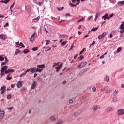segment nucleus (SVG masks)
<instances>
[{"mask_svg":"<svg viewBox=\"0 0 124 124\" xmlns=\"http://www.w3.org/2000/svg\"><path fill=\"white\" fill-rule=\"evenodd\" d=\"M72 0V3H76V5L72 4V3L71 2H70L69 5L70 6H71V7H75L76 5H79V4H80V2H81L80 0Z\"/></svg>","mask_w":124,"mask_h":124,"instance_id":"nucleus-1","label":"nucleus"},{"mask_svg":"<svg viewBox=\"0 0 124 124\" xmlns=\"http://www.w3.org/2000/svg\"><path fill=\"white\" fill-rule=\"evenodd\" d=\"M44 68H45V65L44 64L38 65L37 68V72H41Z\"/></svg>","mask_w":124,"mask_h":124,"instance_id":"nucleus-2","label":"nucleus"},{"mask_svg":"<svg viewBox=\"0 0 124 124\" xmlns=\"http://www.w3.org/2000/svg\"><path fill=\"white\" fill-rule=\"evenodd\" d=\"M124 114V108H119L117 111L118 116H123Z\"/></svg>","mask_w":124,"mask_h":124,"instance_id":"nucleus-3","label":"nucleus"},{"mask_svg":"<svg viewBox=\"0 0 124 124\" xmlns=\"http://www.w3.org/2000/svg\"><path fill=\"white\" fill-rule=\"evenodd\" d=\"M120 30H122L120 31V33H124V22H123L119 26Z\"/></svg>","mask_w":124,"mask_h":124,"instance_id":"nucleus-4","label":"nucleus"},{"mask_svg":"<svg viewBox=\"0 0 124 124\" xmlns=\"http://www.w3.org/2000/svg\"><path fill=\"white\" fill-rule=\"evenodd\" d=\"M100 108V107L99 105H95L93 107V112H96L98 109Z\"/></svg>","mask_w":124,"mask_h":124,"instance_id":"nucleus-5","label":"nucleus"},{"mask_svg":"<svg viewBox=\"0 0 124 124\" xmlns=\"http://www.w3.org/2000/svg\"><path fill=\"white\" fill-rule=\"evenodd\" d=\"M85 65H87V62H82L77 68H82L85 66Z\"/></svg>","mask_w":124,"mask_h":124,"instance_id":"nucleus-6","label":"nucleus"},{"mask_svg":"<svg viewBox=\"0 0 124 124\" xmlns=\"http://www.w3.org/2000/svg\"><path fill=\"white\" fill-rule=\"evenodd\" d=\"M37 84V83L36 82V81H34L33 82V83H32V85L31 86V90H34V89H35V87H36V84Z\"/></svg>","mask_w":124,"mask_h":124,"instance_id":"nucleus-7","label":"nucleus"},{"mask_svg":"<svg viewBox=\"0 0 124 124\" xmlns=\"http://www.w3.org/2000/svg\"><path fill=\"white\" fill-rule=\"evenodd\" d=\"M105 35H106V33L104 32L102 34L98 36V39L100 40V39H102V38H103L104 37H105Z\"/></svg>","mask_w":124,"mask_h":124,"instance_id":"nucleus-8","label":"nucleus"},{"mask_svg":"<svg viewBox=\"0 0 124 124\" xmlns=\"http://www.w3.org/2000/svg\"><path fill=\"white\" fill-rule=\"evenodd\" d=\"M14 71H15L14 69H8L6 71H5V74H7V73H13Z\"/></svg>","mask_w":124,"mask_h":124,"instance_id":"nucleus-9","label":"nucleus"},{"mask_svg":"<svg viewBox=\"0 0 124 124\" xmlns=\"http://www.w3.org/2000/svg\"><path fill=\"white\" fill-rule=\"evenodd\" d=\"M102 18H103L104 19V20H108V19H110V17L108 16V14L106 13L105 14L104 16H103Z\"/></svg>","mask_w":124,"mask_h":124,"instance_id":"nucleus-10","label":"nucleus"},{"mask_svg":"<svg viewBox=\"0 0 124 124\" xmlns=\"http://www.w3.org/2000/svg\"><path fill=\"white\" fill-rule=\"evenodd\" d=\"M4 117V111H1L0 109V120L3 119Z\"/></svg>","mask_w":124,"mask_h":124,"instance_id":"nucleus-11","label":"nucleus"},{"mask_svg":"<svg viewBox=\"0 0 124 124\" xmlns=\"http://www.w3.org/2000/svg\"><path fill=\"white\" fill-rule=\"evenodd\" d=\"M8 68V67L7 66H4L1 68V72H5L6 70H7V69Z\"/></svg>","mask_w":124,"mask_h":124,"instance_id":"nucleus-12","label":"nucleus"},{"mask_svg":"<svg viewBox=\"0 0 124 124\" xmlns=\"http://www.w3.org/2000/svg\"><path fill=\"white\" fill-rule=\"evenodd\" d=\"M88 70H90L89 68H86L85 69H83L80 72H79V75H82V74H83V73H85L86 71H88Z\"/></svg>","mask_w":124,"mask_h":124,"instance_id":"nucleus-13","label":"nucleus"},{"mask_svg":"<svg viewBox=\"0 0 124 124\" xmlns=\"http://www.w3.org/2000/svg\"><path fill=\"white\" fill-rule=\"evenodd\" d=\"M29 70L32 72V73H34V72H37V69H36L35 68H31L29 69Z\"/></svg>","mask_w":124,"mask_h":124,"instance_id":"nucleus-14","label":"nucleus"},{"mask_svg":"<svg viewBox=\"0 0 124 124\" xmlns=\"http://www.w3.org/2000/svg\"><path fill=\"white\" fill-rule=\"evenodd\" d=\"M63 120L62 119H59L57 121L55 124H63Z\"/></svg>","mask_w":124,"mask_h":124,"instance_id":"nucleus-15","label":"nucleus"},{"mask_svg":"<svg viewBox=\"0 0 124 124\" xmlns=\"http://www.w3.org/2000/svg\"><path fill=\"white\" fill-rule=\"evenodd\" d=\"M7 38V37L3 34L0 35V39H3V40H5Z\"/></svg>","mask_w":124,"mask_h":124,"instance_id":"nucleus-16","label":"nucleus"},{"mask_svg":"<svg viewBox=\"0 0 124 124\" xmlns=\"http://www.w3.org/2000/svg\"><path fill=\"white\" fill-rule=\"evenodd\" d=\"M23 81H19L17 83L16 86L17 87V88H21L22 87V83Z\"/></svg>","mask_w":124,"mask_h":124,"instance_id":"nucleus-17","label":"nucleus"},{"mask_svg":"<svg viewBox=\"0 0 124 124\" xmlns=\"http://www.w3.org/2000/svg\"><path fill=\"white\" fill-rule=\"evenodd\" d=\"M113 107H109L106 108V111H107V112H111V111H112L113 110Z\"/></svg>","mask_w":124,"mask_h":124,"instance_id":"nucleus-18","label":"nucleus"},{"mask_svg":"<svg viewBox=\"0 0 124 124\" xmlns=\"http://www.w3.org/2000/svg\"><path fill=\"white\" fill-rule=\"evenodd\" d=\"M34 35H35V33H34L33 34H32L31 38H30V41H33L34 40Z\"/></svg>","mask_w":124,"mask_h":124,"instance_id":"nucleus-19","label":"nucleus"},{"mask_svg":"<svg viewBox=\"0 0 124 124\" xmlns=\"http://www.w3.org/2000/svg\"><path fill=\"white\" fill-rule=\"evenodd\" d=\"M104 81H106V82H109L110 81V78L108 76H106L105 78H104Z\"/></svg>","mask_w":124,"mask_h":124,"instance_id":"nucleus-20","label":"nucleus"},{"mask_svg":"<svg viewBox=\"0 0 124 124\" xmlns=\"http://www.w3.org/2000/svg\"><path fill=\"white\" fill-rule=\"evenodd\" d=\"M40 19V16H38L37 18L33 19V22H38Z\"/></svg>","mask_w":124,"mask_h":124,"instance_id":"nucleus-21","label":"nucleus"},{"mask_svg":"<svg viewBox=\"0 0 124 124\" xmlns=\"http://www.w3.org/2000/svg\"><path fill=\"white\" fill-rule=\"evenodd\" d=\"M108 89H109V87L108 86H106L104 88H102L101 89V90L102 91V92H103L104 91H108Z\"/></svg>","mask_w":124,"mask_h":124,"instance_id":"nucleus-22","label":"nucleus"},{"mask_svg":"<svg viewBox=\"0 0 124 124\" xmlns=\"http://www.w3.org/2000/svg\"><path fill=\"white\" fill-rule=\"evenodd\" d=\"M60 65V62H59L58 63H54L53 65V67L55 68L56 67V66H59Z\"/></svg>","mask_w":124,"mask_h":124,"instance_id":"nucleus-23","label":"nucleus"},{"mask_svg":"<svg viewBox=\"0 0 124 124\" xmlns=\"http://www.w3.org/2000/svg\"><path fill=\"white\" fill-rule=\"evenodd\" d=\"M98 27H96V28L93 27V28L91 30V31L89 32V33H90V32H91V31H96V30H98Z\"/></svg>","mask_w":124,"mask_h":124,"instance_id":"nucleus-24","label":"nucleus"},{"mask_svg":"<svg viewBox=\"0 0 124 124\" xmlns=\"http://www.w3.org/2000/svg\"><path fill=\"white\" fill-rule=\"evenodd\" d=\"M11 79H12V76H10L9 77V75H8L7 76L6 80H7L8 81H10V80H11Z\"/></svg>","mask_w":124,"mask_h":124,"instance_id":"nucleus-25","label":"nucleus"},{"mask_svg":"<svg viewBox=\"0 0 124 124\" xmlns=\"http://www.w3.org/2000/svg\"><path fill=\"white\" fill-rule=\"evenodd\" d=\"M84 21H85V17H82L81 19L79 20L78 21V23H80V22H84Z\"/></svg>","mask_w":124,"mask_h":124,"instance_id":"nucleus-26","label":"nucleus"},{"mask_svg":"<svg viewBox=\"0 0 124 124\" xmlns=\"http://www.w3.org/2000/svg\"><path fill=\"white\" fill-rule=\"evenodd\" d=\"M118 91L115 90V92L113 93V96H116V95L118 94Z\"/></svg>","mask_w":124,"mask_h":124,"instance_id":"nucleus-27","label":"nucleus"},{"mask_svg":"<svg viewBox=\"0 0 124 124\" xmlns=\"http://www.w3.org/2000/svg\"><path fill=\"white\" fill-rule=\"evenodd\" d=\"M14 4H15V3H14L11 6L10 9L11 10V12H13V11L12 10V8H13V6H14Z\"/></svg>","mask_w":124,"mask_h":124,"instance_id":"nucleus-28","label":"nucleus"},{"mask_svg":"<svg viewBox=\"0 0 124 124\" xmlns=\"http://www.w3.org/2000/svg\"><path fill=\"white\" fill-rule=\"evenodd\" d=\"M74 44V43H73L72 44V45H71L70 48L69 49V51H71V50H72L73 49V48H74L75 47V46H73Z\"/></svg>","mask_w":124,"mask_h":124,"instance_id":"nucleus-29","label":"nucleus"},{"mask_svg":"<svg viewBox=\"0 0 124 124\" xmlns=\"http://www.w3.org/2000/svg\"><path fill=\"white\" fill-rule=\"evenodd\" d=\"M44 4V3L43 2H38V4H37L38 5H39V6H41V5H43V4Z\"/></svg>","mask_w":124,"mask_h":124,"instance_id":"nucleus-30","label":"nucleus"},{"mask_svg":"<svg viewBox=\"0 0 124 124\" xmlns=\"http://www.w3.org/2000/svg\"><path fill=\"white\" fill-rule=\"evenodd\" d=\"M60 37H62V38H64L65 37H68V36L66 35H60Z\"/></svg>","mask_w":124,"mask_h":124,"instance_id":"nucleus-31","label":"nucleus"},{"mask_svg":"<svg viewBox=\"0 0 124 124\" xmlns=\"http://www.w3.org/2000/svg\"><path fill=\"white\" fill-rule=\"evenodd\" d=\"M117 100V98H116V97H113V98H112V101L113 102H116Z\"/></svg>","mask_w":124,"mask_h":124,"instance_id":"nucleus-32","label":"nucleus"},{"mask_svg":"<svg viewBox=\"0 0 124 124\" xmlns=\"http://www.w3.org/2000/svg\"><path fill=\"white\" fill-rule=\"evenodd\" d=\"M24 54H28L29 53V49H25L23 51Z\"/></svg>","mask_w":124,"mask_h":124,"instance_id":"nucleus-33","label":"nucleus"},{"mask_svg":"<svg viewBox=\"0 0 124 124\" xmlns=\"http://www.w3.org/2000/svg\"><path fill=\"white\" fill-rule=\"evenodd\" d=\"M0 61H1V62H3V61H4V58L1 55L0 56Z\"/></svg>","mask_w":124,"mask_h":124,"instance_id":"nucleus-34","label":"nucleus"},{"mask_svg":"<svg viewBox=\"0 0 124 124\" xmlns=\"http://www.w3.org/2000/svg\"><path fill=\"white\" fill-rule=\"evenodd\" d=\"M50 119L51 121H55L56 120V117L55 116H51Z\"/></svg>","mask_w":124,"mask_h":124,"instance_id":"nucleus-35","label":"nucleus"},{"mask_svg":"<svg viewBox=\"0 0 124 124\" xmlns=\"http://www.w3.org/2000/svg\"><path fill=\"white\" fill-rule=\"evenodd\" d=\"M121 51H122V47H119V48L117 49V53H120V52H121Z\"/></svg>","mask_w":124,"mask_h":124,"instance_id":"nucleus-36","label":"nucleus"},{"mask_svg":"<svg viewBox=\"0 0 124 124\" xmlns=\"http://www.w3.org/2000/svg\"><path fill=\"white\" fill-rule=\"evenodd\" d=\"M6 88V87H5V86H3L2 87H1V91H5Z\"/></svg>","mask_w":124,"mask_h":124,"instance_id":"nucleus-37","label":"nucleus"},{"mask_svg":"<svg viewBox=\"0 0 124 124\" xmlns=\"http://www.w3.org/2000/svg\"><path fill=\"white\" fill-rule=\"evenodd\" d=\"M55 69H56V72H59L60 71V70L61 68L58 66L55 68Z\"/></svg>","mask_w":124,"mask_h":124,"instance_id":"nucleus-38","label":"nucleus"},{"mask_svg":"<svg viewBox=\"0 0 124 124\" xmlns=\"http://www.w3.org/2000/svg\"><path fill=\"white\" fill-rule=\"evenodd\" d=\"M19 46H21V48H22V47H25V45H23V43H22V42H20V43H19Z\"/></svg>","mask_w":124,"mask_h":124,"instance_id":"nucleus-39","label":"nucleus"},{"mask_svg":"<svg viewBox=\"0 0 124 124\" xmlns=\"http://www.w3.org/2000/svg\"><path fill=\"white\" fill-rule=\"evenodd\" d=\"M64 8V7H62L58 8H57V9H58V10H59V11H61V10H63Z\"/></svg>","mask_w":124,"mask_h":124,"instance_id":"nucleus-40","label":"nucleus"},{"mask_svg":"<svg viewBox=\"0 0 124 124\" xmlns=\"http://www.w3.org/2000/svg\"><path fill=\"white\" fill-rule=\"evenodd\" d=\"M8 61L9 60L7 59V57L6 56L5 58V62L7 64V63L8 62Z\"/></svg>","mask_w":124,"mask_h":124,"instance_id":"nucleus-41","label":"nucleus"},{"mask_svg":"<svg viewBox=\"0 0 124 124\" xmlns=\"http://www.w3.org/2000/svg\"><path fill=\"white\" fill-rule=\"evenodd\" d=\"M20 51L19 50V49H17L16 51L15 52V54L16 55H18V54H19V53H20Z\"/></svg>","mask_w":124,"mask_h":124,"instance_id":"nucleus-42","label":"nucleus"},{"mask_svg":"<svg viewBox=\"0 0 124 124\" xmlns=\"http://www.w3.org/2000/svg\"><path fill=\"white\" fill-rule=\"evenodd\" d=\"M11 95L10 94H8L7 96V99H11Z\"/></svg>","mask_w":124,"mask_h":124,"instance_id":"nucleus-43","label":"nucleus"},{"mask_svg":"<svg viewBox=\"0 0 124 124\" xmlns=\"http://www.w3.org/2000/svg\"><path fill=\"white\" fill-rule=\"evenodd\" d=\"M112 92V90L109 89L107 91H106V93H110Z\"/></svg>","mask_w":124,"mask_h":124,"instance_id":"nucleus-44","label":"nucleus"},{"mask_svg":"<svg viewBox=\"0 0 124 124\" xmlns=\"http://www.w3.org/2000/svg\"><path fill=\"white\" fill-rule=\"evenodd\" d=\"M66 43H67V42L63 41L61 43V44L63 46V45H65V44H66Z\"/></svg>","mask_w":124,"mask_h":124,"instance_id":"nucleus-45","label":"nucleus"},{"mask_svg":"<svg viewBox=\"0 0 124 124\" xmlns=\"http://www.w3.org/2000/svg\"><path fill=\"white\" fill-rule=\"evenodd\" d=\"M9 1H10V0H4V2L5 4H7V3L9 2Z\"/></svg>","mask_w":124,"mask_h":124,"instance_id":"nucleus-46","label":"nucleus"},{"mask_svg":"<svg viewBox=\"0 0 124 124\" xmlns=\"http://www.w3.org/2000/svg\"><path fill=\"white\" fill-rule=\"evenodd\" d=\"M85 51V48H83L82 51H81L79 53V55H82L83 53H84V51Z\"/></svg>","mask_w":124,"mask_h":124,"instance_id":"nucleus-47","label":"nucleus"},{"mask_svg":"<svg viewBox=\"0 0 124 124\" xmlns=\"http://www.w3.org/2000/svg\"><path fill=\"white\" fill-rule=\"evenodd\" d=\"M37 50H38V49H37V47H33V48H32V51H37Z\"/></svg>","mask_w":124,"mask_h":124,"instance_id":"nucleus-48","label":"nucleus"},{"mask_svg":"<svg viewBox=\"0 0 124 124\" xmlns=\"http://www.w3.org/2000/svg\"><path fill=\"white\" fill-rule=\"evenodd\" d=\"M69 103H73V100L72 99H69Z\"/></svg>","mask_w":124,"mask_h":124,"instance_id":"nucleus-49","label":"nucleus"},{"mask_svg":"<svg viewBox=\"0 0 124 124\" xmlns=\"http://www.w3.org/2000/svg\"><path fill=\"white\" fill-rule=\"evenodd\" d=\"M46 49H48L47 50V51H50V50H51V49H52V47H49V46H47V47H46Z\"/></svg>","mask_w":124,"mask_h":124,"instance_id":"nucleus-50","label":"nucleus"},{"mask_svg":"<svg viewBox=\"0 0 124 124\" xmlns=\"http://www.w3.org/2000/svg\"><path fill=\"white\" fill-rule=\"evenodd\" d=\"M33 2L35 3V4H37L38 3V2L36 0H33Z\"/></svg>","mask_w":124,"mask_h":124,"instance_id":"nucleus-51","label":"nucleus"},{"mask_svg":"<svg viewBox=\"0 0 124 124\" xmlns=\"http://www.w3.org/2000/svg\"><path fill=\"white\" fill-rule=\"evenodd\" d=\"M4 74H5V72H1V71H0V75L1 76L4 75Z\"/></svg>","mask_w":124,"mask_h":124,"instance_id":"nucleus-52","label":"nucleus"},{"mask_svg":"<svg viewBox=\"0 0 124 124\" xmlns=\"http://www.w3.org/2000/svg\"><path fill=\"white\" fill-rule=\"evenodd\" d=\"M99 16V13H97L96 15H95V17L96 18H98Z\"/></svg>","mask_w":124,"mask_h":124,"instance_id":"nucleus-53","label":"nucleus"},{"mask_svg":"<svg viewBox=\"0 0 124 124\" xmlns=\"http://www.w3.org/2000/svg\"><path fill=\"white\" fill-rule=\"evenodd\" d=\"M37 79L38 80V81H39L40 82L42 81V78L39 77L37 78Z\"/></svg>","mask_w":124,"mask_h":124,"instance_id":"nucleus-54","label":"nucleus"},{"mask_svg":"<svg viewBox=\"0 0 124 124\" xmlns=\"http://www.w3.org/2000/svg\"><path fill=\"white\" fill-rule=\"evenodd\" d=\"M92 17H93V16H90L89 17H88L87 20L89 21V20H91V19H92Z\"/></svg>","mask_w":124,"mask_h":124,"instance_id":"nucleus-55","label":"nucleus"},{"mask_svg":"<svg viewBox=\"0 0 124 124\" xmlns=\"http://www.w3.org/2000/svg\"><path fill=\"white\" fill-rule=\"evenodd\" d=\"M74 116H75V117H77V116H78V112H75L74 113Z\"/></svg>","mask_w":124,"mask_h":124,"instance_id":"nucleus-56","label":"nucleus"},{"mask_svg":"<svg viewBox=\"0 0 124 124\" xmlns=\"http://www.w3.org/2000/svg\"><path fill=\"white\" fill-rule=\"evenodd\" d=\"M92 90L93 92H95V91H96V88H95V87H94L92 88Z\"/></svg>","mask_w":124,"mask_h":124,"instance_id":"nucleus-57","label":"nucleus"},{"mask_svg":"<svg viewBox=\"0 0 124 124\" xmlns=\"http://www.w3.org/2000/svg\"><path fill=\"white\" fill-rule=\"evenodd\" d=\"M6 64H7V63L4 62L1 64V66L3 67V65H5Z\"/></svg>","mask_w":124,"mask_h":124,"instance_id":"nucleus-58","label":"nucleus"},{"mask_svg":"<svg viewBox=\"0 0 124 124\" xmlns=\"http://www.w3.org/2000/svg\"><path fill=\"white\" fill-rule=\"evenodd\" d=\"M109 1L111 3H114V2H115V0H109Z\"/></svg>","mask_w":124,"mask_h":124,"instance_id":"nucleus-59","label":"nucleus"},{"mask_svg":"<svg viewBox=\"0 0 124 124\" xmlns=\"http://www.w3.org/2000/svg\"><path fill=\"white\" fill-rule=\"evenodd\" d=\"M30 71H31V70H30V69L26 70L25 72V74H26L27 72H29Z\"/></svg>","mask_w":124,"mask_h":124,"instance_id":"nucleus-60","label":"nucleus"},{"mask_svg":"<svg viewBox=\"0 0 124 124\" xmlns=\"http://www.w3.org/2000/svg\"><path fill=\"white\" fill-rule=\"evenodd\" d=\"M63 64H62V63L59 66V67L60 68H62V67Z\"/></svg>","mask_w":124,"mask_h":124,"instance_id":"nucleus-61","label":"nucleus"},{"mask_svg":"<svg viewBox=\"0 0 124 124\" xmlns=\"http://www.w3.org/2000/svg\"><path fill=\"white\" fill-rule=\"evenodd\" d=\"M79 58L80 59V61H82V60H83V59H84V56H81Z\"/></svg>","mask_w":124,"mask_h":124,"instance_id":"nucleus-62","label":"nucleus"},{"mask_svg":"<svg viewBox=\"0 0 124 124\" xmlns=\"http://www.w3.org/2000/svg\"><path fill=\"white\" fill-rule=\"evenodd\" d=\"M95 44V41H93V43L91 44V46L92 45H94Z\"/></svg>","mask_w":124,"mask_h":124,"instance_id":"nucleus-63","label":"nucleus"},{"mask_svg":"<svg viewBox=\"0 0 124 124\" xmlns=\"http://www.w3.org/2000/svg\"><path fill=\"white\" fill-rule=\"evenodd\" d=\"M26 74L25 73H22V74H21L20 75V77H23V76H24V75H25Z\"/></svg>","mask_w":124,"mask_h":124,"instance_id":"nucleus-64","label":"nucleus"}]
</instances>
